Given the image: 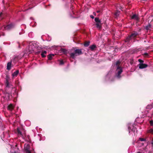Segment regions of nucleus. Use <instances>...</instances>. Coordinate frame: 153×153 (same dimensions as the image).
<instances>
[{
  "mask_svg": "<svg viewBox=\"0 0 153 153\" xmlns=\"http://www.w3.org/2000/svg\"><path fill=\"white\" fill-rule=\"evenodd\" d=\"M138 35V33L136 31L133 32L130 35L126 37L125 40V42L128 43H129L131 39H135Z\"/></svg>",
  "mask_w": 153,
  "mask_h": 153,
  "instance_id": "f257e3e1",
  "label": "nucleus"
},
{
  "mask_svg": "<svg viewBox=\"0 0 153 153\" xmlns=\"http://www.w3.org/2000/svg\"><path fill=\"white\" fill-rule=\"evenodd\" d=\"M82 54L81 50L77 49L74 51V53H70V57L72 59H74L76 56H79Z\"/></svg>",
  "mask_w": 153,
  "mask_h": 153,
  "instance_id": "f03ea898",
  "label": "nucleus"
},
{
  "mask_svg": "<svg viewBox=\"0 0 153 153\" xmlns=\"http://www.w3.org/2000/svg\"><path fill=\"white\" fill-rule=\"evenodd\" d=\"M117 69L119 70L118 71V74L117 75V77L120 78L121 77L120 75L122 72L123 71L122 68L119 66H118L117 67Z\"/></svg>",
  "mask_w": 153,
  "mask_h": 153,
  "instance_id": "7ed1b4c3",
  "label": "nucleus"
},
{
  "mask_svg": "<svg viewBox=\"0 0 153 153\" xmlns=\"http://www.w3.org/2000/svg\"><path fill=\"white\" fill-rule=\"evenodd\" d=\"M131 19H134L136 20L137 22H138L139 21V18L138 16L136 14H134L131 17Z\"/></svg>",
  "mask_w": 153,
  "mask_h": 153,
  "instance_id": "20e7f679",
  "label": "nucleus"
},
{
  "mask_svg": "<svg viewBox=\"0 0 153 153\" xmlns=\"http://www.w3.org/2000/svg\"><path fill=\"white\" fill-rule=\"evenodd\" d=\"M138 65L139 66V68L140 69L145 68L148 66V65H147L143 63H139Z\"/></svg>",
  "mask_w": 153,
  "mask_h": 153,
  "instance_id": "39448f33",
  "label": "nucleus"
},
{
  "mask_svg": "<svg viewBox=\"0 0 153 153\" xmlns=\"http://www.w3.org/2000/svg\"><path fill=\"white\" fill-rule=\"evenodd\" d=\"M11 62L12 61H11L10 62H8L7 63V69L8 70H10L11 68Z\"/></svg>",
  "mask_w": 153,
  "mask_h": 153,
  "instance_id": "423d86ee",
  "label": "nucleus"
},
{
  "mask_svg": "<svg viewBox=\"0 0 153 153\" xmlns=\"http://www.w3.org/2000/svg\"><path fill=\"white\" fill-rule=\"evenodd\" d=\"M47 52L45 51H42L41 54V55L42 58H44L46 56Z\"/></svg>",
  "mask_w": 153,
  "mask_h": 153,
  "instance_id": "0eeeda50",
  "label": "nucleus"
},
{
  "mask_svg": "<svg viewBox=\"0 0 153 153\" xmlns=\"http://www.w3.org/2000/svg\"><path fill=\"white\" fill-rule=\"evenodd\" d=\"M20 58L18 56H15L13 59L12 61L14 63H16V62L18 61Z\"/></svg>",
  "mask_w": 153,
  "mask_h": 153,
  "instance_id": "6e6552de",
  "label": "nucleus"
},
{
  "mask_svg": "<svg viewBox=\"0 0 153 153\" xmlns=\"http://www.w3.org/2000/svg\"><path fill=\"white\" fill-rule=\"evenodd\" d=\"M19 73V71L18 70H17L16 71L13 72L12 74V76L13 77H16L18 75Z\"/></svg>",
  "mask_w": 153,
  "mask_h": 153,
  "instance_id": "1a4fd4ad",
  "label": "nucleus"
},
{
  "mask_svg": "<svg viewBox=\"0 0 153 153\" xmlns=\"http://www.w3.org/2000/svg\"><path fill=\"white\" fill-rule=\"evenodd\" d=\"M14 108V107L12 104H10L7 106V109L10 111H12Z\"/></svg>",
  "mask_w": 153,
  "mask_h": 153,
  "instance_id": "9d476101",
  "label": "nucleus"
},
{
  "mask_svg": "<svg viewBox=\"0 0 153 153\" xmlns=\"http://www.w3.org/2000/svg\"><path fill=\"white\" fill-rule=\"evenodd\" d=\"M102 24L101 23H97L96 24V27L98 28L99 29H101L102 28Z\"/></svg>",
  "mask_w": 153,
  "mask_h": 153,
  "instance_id": "9b49d317",
  "label": "nucleus"
},
{
  "mask_svg": "<svg viewBox=\"0 0 153 153\" xmlns=\"http://www.w3.org/2000/svg\"><path fill=\"white\" fill-rule=\"evenodd\" d=\"M16 131L17 133V134L18 135L22 136V134L21 132V131L20 130L19 128L18 127L16 129Z\"/></svg>",
  "mask_w": 153,
  "mask_h": 153,
  "instance_id": "f8f14e48",
  "label": "nucleus"
},
{
  "mask_svg": "<svg viewBox=\"0 0 153 153\" xmlns=\"http://www.w3.org/2000/svg\"><path fill=\"white\" fill-rule=\"evenodd\" d=\"M151 25L150 24H149L148 25L146 26L145 27V29L147 31H148L151 28Z\"/></svg>",
  "mask_w": 153,
  "mask_h": 153,
  "instance_id": "ddd939ff",
  "label": "nucleus"
},
{
  "mask_svg": "<svg viewBox=\"0 0 153 153\" xmlns=\"http://www.w3.org/2000/svg\"><path fill=\"white\" fill-rule=\"evenodd\" d=\"M96 48V46L94 45H92L89 47V48L91 51H93Z\"/></svg>",
  "mask_w": 153,
  "mask_h": 153,
  "instance_id": "4468645a",
  "label": "nucleus"
},
{
  "mask_svg": "<svg viewBox=\"0 0 153 153\" xmlns=\"http://www.w3.org/2000/svg\"><path fill=\"white\" fill-rule=\"evenodd\" d=\"M54 55L53 54H50L48 56V59L49 60H51L52 59V57L54 56Z\"/></svg>",
  "mask_w": 153,
  "mask_h": 153,
  "instance_id": "2eb2a0df",
  "label": "nucleus"
},
{
  "mask_svg": "<svg viewBox=\"0 0 153 153\" xmlns=\"http://www.w3.org/2000/svg\"><path fill=\"white\" fill-rule=\"evenodd\" d=\"M7 97L8 98V99L9 100H10L11 99V98L13 97V96L11 94L9 93H7Z\"/></svg>",
  "mask_w": 153,
  "mask_h": 153,
  "instance_id": "dca6fc26",
  "label": "nucleus"
},
{
  "mask_svg": "<svg viewBox=\"0 0 153 153\" xmlns=\"http://www.w3.org/2000/svg\"><path fill=\"white\" fill-rule=\"evenodd\" d=\"M90 43V42L89 41L85 42L84 43V46L85 47H87L88 46Z\"/></svg>",
  "mask_w": 153,
  "mask_h": 153,
  "instance_id": "f3484780",
  "label": "nucleus"
},
{
  "mask_svg": "<svg viewBox=\"0 0 153 153\" xmlns=\"http://www.w3.org/2000/svg\"><path fill=\"white\" fill-rule=\"evenodd\" d=\"M94 20L96 22V23H100L101 22L100 20L99 19V18L97 17L95 18L94 19Z\"/></svg>",
  "mask_w": 153,
  "mask_h": 153,
  "instance_id": "a211bd4d",
  "label": "nucleus"
},
{
  "mask_svg": "<svg viewBox=\"0 0 153 153\" xmlns=\"http://www.w3.org/2000/svg\"><path fill=\"white\" fill-rule=\"evenodd\" d=\"M30 146L28 145H27L26 147H25V151H27V150H29Z\"/></svg>",
  "mask_w": 153,
  "mask_h": 153,
  "instance_id": "6ab92c4d",
  "label": "nucleus"
},
{
  "mask_svg": "<svg viewBox=\"0 0 153 153\" xmlns=\"http://www.w3.org/2000/svg\"><path fill=\"white\" fill-rule=\"evenodd\" d=\"M12 27H13V25L12 24H9V25H7L6 27V28L7 29H10Z\"/></svg>",
  "mask_w": 153,
  "mask_h": 153,
  "instance_id": "aec40b11",
  "label": "nucleus"
},
{
  "mask_svg": "<svg viewBox=\"0 0 153 153\" xmlns=\"http://www.w3.org/2000/svg\"><path fill=\"white\" fill-rule=\"evenodd\" d=\"M61 51L64 54L66 53L67 52V51L66 50L63 48L61 49Z\"/></svg>",
  "mask_w": 153,
  "mask_h": 153,
  "instance_id": "412c9836",
  "label": "nucleus"
},
{
  "mask_svg": "<svg viewBox=\"0 0 153 153\" xmlns=\"http://www.w3.org/2000/svg\"><path fill=\"white\" fill-rule=\"evenodd\" d=\"M120 12L118 10H117L114 13V15L117 17L119 15Z\"/></svg>",
  "mask_w": 153,
  "mask_h": 153,
  "instance_id": "4be33fe9",
  "label": "nucleus"
},
{
  "mask_svg": "<svg viewBox=\"0 0 153 153\" xmlns=\"http://www.w3.org/2000/svg\"><path fill=\"white\" fill-rule=\"evenodd\" d=\"M148 132L153 134V129H150L148 130Z\"/></svg>",
  "mask_w": 153,
  "mask_h": 153,
  "instance_id": "5701e85b",
  "label": "nucleus"
},
{
  "mask_svg": "<svg viewBox=\"0 0 153 153\" xmlns=\"http://www.w3.org/2000/svg\"><path fill=\"white\" fill-rule=\"evenodd\" d=\"M59 65H63L64 64V62L63 60H59Z\"/></svg>",
  "mask_w": 153,
  "mask_h": 153,
  "instance_id": "b1692460",
  "label": "nucleus"
},
{
  "mask_svg": "<svg viewBox=\"0 0 153 153\" xmlns=\"http://www.w3.org/2000/svg\"><path fill=\"white\" fill-rule=\"evenodd\" d=\"M140 140L141 141H146V139L143 138H140Z\"/></svg>",
  "mask_w": 153,
  "mask_h": 153,
  "instance_id": "393cba45",
  "label": "nucleus"
},
{
  "mask_svg": "<svg viewBox=\"0 0 153 153\" xmlns=\"http://www.w3.org/2000/svg\"><path fill=\"white\" fill-rule=\"evenodd\" d=\"M150 125L151 126H153V120H151L149 121Z\"/></svg>",
  "mask_w": 153,
  "mask_h": 153,
  "instance_id": "a878e982",
  "label": "nucleus"
},
{
  "mask_svg": "<svg viewBox=\"0 0 153 153\" xmlns=\"http://www.w3.org/2000/svg\"><path fill=\"white\" fill-rule=\"evenodd\" d=\"M138 61L140 63H143L144 62L143 60L141 59H139L138 60Z\"/></svg>",
  "mask_w": 153,
  "mask_h": 153,
  "instance_id": "bb28decb",
  "label": "nucleus"
},
{
  "mask_svg": "<svg viewBox=\"0 0 153 153\" xmlns=\"http://www.w3.org/2000/svg\"><path fill=\"white\" fill-rule=\"evenodd\" d=\"M120 62L119 61H117L116 62V65L118 66H119V65L120 64Z\"/></svg>",
  "mask_w": 153,
  "mask_h": 153,
  "instance_id": "cd10ccee",
  "label": "nucleus"
},
{
  "mask_svg": "<svg viewBox=\"0 0 153 153\" xmlns=\"http://www.w3.org/2000/svg\"><path fill=\"white\" fill-rule=\"evenodd\" d=\"M6 87H8L9 85V82L8 81H7V82H6Z\"/></svg>",
  "mask_w": 153,
  "mask_h": 153,
  "instance_id": "c85d7f7f",
  "label": "nucleus"
},
{
  "mask_svg": "<svg viewBox=\"0 0 153 153\" xmlns=\"http://www.w3.org/2000/svg\"><path fill=\"white\" fill-rule=\"evenodd\" d=\"M25 153H31L30 150H27V151H25Z\"/></svg>",
  "mask_w": 153,
  "mask_h": 153,
  "instance_id": "c756f323",
  "label": "nucleus"
},
{
  "mask_svg": "<svg viewBox=\"0 0 153 153\" xmlns=\"http://www.w3.org/2000/svg\"><path fill=\"white\" fill-rule=\"evenodd\" d=\"M151 144L152 145V146L153 147V139H152V140L151 141Z\"/></svg>",
  "mask_w": 153,
  "mask_h": 153,
  "instance_id": "7c9ffc66",
  "label": "nucleus"
},
{
  "mask_svg": "<svg viewBox=\"0 0 153 153\" xmlns=\"http://www.w3.org/2000/svg\"><path fill=\"white\" fill-rule=\"evenodd\" d=\"M90 17L92 19H93L94 18V16H93L92 15H90Z\"/></svg>",
  "mask_w": 153,
  "mask_h": 153,
  "instance_id": "2f4dec72",
  "label": "nucleus"
},
{
  "mask_svg": "<svg viewBox=\"0 0 153 153\" xmlns=\"http://www.w3.org/2000/svg\"><path fill=\"white\" fill-rule=\"evenodd\" d=\"M133 62H134V61L133 60L131 61L130 62V64H131V65H132V64H133Z\"/></svg>",
  "mask_w": 153,
  "mask_h": 153,
  "instance_id": "473e14b6",
  "label": "nucleus"
},
{
  "mask_svg": "<svg viewBox=\"0 0 153 153\" xmlns=\"http://www.w3.org/2000/svg\"><path fill=\"white\" fill-rule=\"evenodd\" d=\"M144 54L146 56H148V54L147 53H145Z\"/></svg>",
  "mask_w": 153,
  "mask_h": 153,
  "instance_id": "72a5a7b5",
  "label": "nucleus"
},
{
  "mask_svg": "<svg viewBox=\"0 0 153 153\" xmlns=\"http://www.w3.org/2000/svg\"><path fill=\"white\" fill-rule=\"evenodd\" d=\"M101 12V11H100V10H98L97 11V13H100Z\"/></svg>",
  "mask_w": 153,
  "mask_h": 153,
  "instance_id": "f704fd0d",
  "label": "nucleus"
},
{
  "mask_svg": "<svg viewBox=\"0 0 153 153\" xmlns=\"http://www.w3.org/2000/svg\"><path fill=\"white\" fill-rule=\"evenodd\" d=\"M12 153H17L16 152H12Z\"/></svg>",
  "mask_w": 153,
  "mask_h": 153,
  "instance_id": "c9c22d12",
  "label": "nucleus"
},
{
  "mask_svg": "<svg viewBox=\"0 0 153 153\" xmlns=\"http://www.w3.org/2000/svg\"><path fill=\"white\" fill-rule=\"evenodd\" d=\"M2 13H1L0 14V16H1V15H2Z\"/></svg>",
  "mask_w": 153,
  "mask_h": 153,
  "instance_id": "e433bc0d",
  "label": "nucleus"
},
{
  "mask_svg": "<svg viewBox=\"0 0 153 153\" xmlns=\"http://www.w3.org/2000/svg\"><path fill=\"white\" fill-rule=\"evenodd\" d=\"M94 15H96V13H94Z\"/></svg>",
  "mask_w": 153,
  "mask_h": 153,
  "instance_id": "4c0bfd02",
  "label": "nucleus"
},
{
  "mask_svg": "<svg viewBox=\"0 0 153 153\" xmlns=\"http://www.w3.org/2000/svg\"><path fill=\"white\" fill-rule=\"evenodd\" d=\"M152 72H153V71H152Z\"/></svg>",
  "mask_w": 153,
  "mask_h": 153,
  "instance_id": "58836bf2",
  "label": "nucleus"
}]
</instances>
